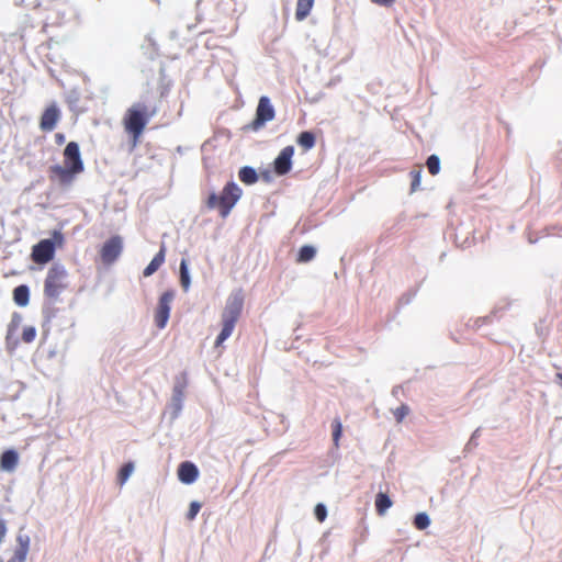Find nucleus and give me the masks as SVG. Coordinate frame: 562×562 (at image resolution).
I'll return each instance as SVG.
<instances>
[{
	"mask_svg": "<svg viewBox=\"0 0 562 562\" xmlns=\"http://www.w3.org/2000/svg\"><path fill=\"white\" fill-rule=\"evenodd\" d=\"M59 119L60 111L58 106L55 103H53L44 110L40 120V128L43 132H50L56 127Z\"/></svg>",
	"mask_w": 562,
	"mask_h": 562,
	"instance_id": "obj_11",
	"label": "nucleus"
},
{
	"mask_svg": "<svg viewBox=\"0 0 562 562\" xmlns=\"http://www.w3.org/2000/svg\"><path fill=\"white\" fill-rule=\"evenodd\" d=\"M314 4V0H297L295 19L297 21L304 20L311 12Z\"/></svg>",
	"mask_w": 562,
	"mask_h": 562,
	"instance_id": "obj_18",
	"label": "nucleus"
},
{
	"mask_svg": "<svg viewBox=\"0 0 562 562\" xmlns=\"http://www.w3.org/2000/svg\"><path fill=\"white\" fill-rule=\"evenodd\" d=\"M241 196V189L233 181L226 183L220 194L211 193L206 200L210 210H218L220 215L225 218Z\"/></svg>",
	"mask_w": 562,
	"mask_h": 562,
	"instance_id": "obj_4",
	"label": "nucleus"
},
{
	"mask_svg": "<svg viewBox=\"0 0 562 562\" xmlns=\"http://www.w3.org/2000/svg\"><path fill=\"white\" fill-rule=\"evenodd\" d=\"M373 3L382 7H391L394 4L395 0H371Z\"/></svg>",
	"mask_w": 562,
	"mask_h": 562,
	"instance_id": "obj_32",
	"label": "nucleus"
},
{
	"mask_svg": "<svg viewBox=\"0 0 562 562\" xmlns=\"http://www.w3.org/2000/svg\"><path fill=\"white\" fill-rule=\"evenodd\" d=\"M15 541L16 547L8 562H25L30 551L31 538L29 535L20 532L18 533Z\"/></svg>",
	"mask_w": 562,
	"mask_h": 562,
	"instance_id": "obj_12",
	"label": "nucleus"
},
{
	"mask_svg": "<svg viewBox=\"0 0 562 562\" xmlns=\"http://www.w3.org/2000/svg\"><path fill=\"white\" fill-rule=\"evenodd\" d=\"M63 245L64 235L55 231L53 238L42 239L32 247L31 259L37 265H45L54 259L56 248Z\"/></svg>",
	"mask_w": 562,
	"mask_h": 562,
	"instance_id": "obj_6",
	"label": "nucleus"
},
{
	"mask_svg": "<svg viewBox=\"0 0 562 562\" xmlns=\"http://www.w3.org/2000/svg\"><path fill=\"white\" fill-rule=\"evenodd\" d=\"M411 178H412V182H411V190L414 192L416 190L419 189L420 187V181H422V168L419 167L418 169L416 170H412L411 173H409Z\"/></svg>",
	"mask_w": 562,
	"mask_h": 562,
	"instance_id": "obj_27",
	"label": "nucleus"
},
{
	"mask_svg": "<svg viewBox=\"0 0 562 562\" xmlns=\"http://www.w3.org/2000/svg\"><path fill=\"white\" fill-rule=\"evenodd\" d=\"M426 166L430 175L436 176L440 170V160L436 155H430L427 158Z\"/></svg>",
	"mask_w": 562,
	"mask_h": 562,
	"instance_id": "obj_24",
	"label": "nucleus"
},
{
	"mask_svg": "<svg viewBox=\"0 0 562 562\" xmlns=\"http://www.w3.org/2000/svg\"><path fill=\"white\" fill-rule=\"evenodd\" d=\"M64 165H54L48 169V178L61 188H69L78 175L83 172L85 165L81 159L79 145L69 142L63 153Z\"/></svg>",
	"mask_w": 562,
	"mask_h": 562,
	"instance_id": "obj_1",
	"label": "nucleus"
},
{
	"mask_svg": "<svg viewBox=\"0 0 562 562\" xmlns=\"http://www.w3.org/2000/svg\"><path fill=\"white\" fill-rule=\"evenodd\" d=\"M408 412H409L408 406L403 404V405H401L400 407H397V408L393 412V414H394L395 419H396L398 423H401V422L406 417V415L408 414Z\"/></svg>",
	"mask_w": 562,
	"mask_h": 562,
	"instance_id": "obj_29",
	"label": "nucleus"
},
{
	"mask_svg": "<svg viewBox=\"0 0 562 562\" xmlns=\"http://www.w3.org/2000/svg\"><path fill=\"white\" fill-rule=\"evenodd\" d=\"M121 252L122 238L120 236H113L103 244L100 256L103 263L111 265L120 257Z\"/></svg>",
	"mask_w": 562,
	"mask_h": 562,
	"instance_id": "obj_9",
	"label": "nucleus"
},
{
	"mask_svg": "<svg viewBox=\"0 0 562 562\" xmlns=\"http://www.w3.org/2000/svg\"><path fill=\"white\" fill-rule=\"evenodd\" d=\"M180 283L184 291H188L190 286V277L188 271V263L186 259L180 262Z\"/></svg>",
	"mask_w": 562,
	"mask_h": 562,
	"instance_id": "obj_23",
	"label": "nucleus"
},
{
	"mask_svg": "<svg viewBox=\"0 0 562 562\" xmlns=\"http://www.w3.org/2000/svg\"><path fill=\"white\" fill-rule=\"evenodd\" d=\"M156 114V106H149L140 102L134 103L126 110L123 126L125 132L132 136L134 145L138 143L149 120Z\"/></svg>",
	"mask_w": 562,
	"mask_h": 562,
	"instance_id": "obj_2",
	"label": "nucleus"
},
{
	"mask_svg": "<svg viewBox=\"0 0 562 562\" xmlns=\"http://www.w3.org/2000/svg\"><path fill=\"white\" fill-rule=\"evenodd\" d=\"M316 255V249L311 245H304L300 248L296 262L305 263L314 259Z\"/></svg>",
	"mask_w": 562,
	"mask_h": 562,
	"instance_id": "obj_20",
	"label": "nucleus"
},
{
	"mask_svg": "<svg viewBox=\"0 0 562 562\" xmlns=\"http://www.w3.org/2000/svg\"><path fill=\"white\" fill-rule=\"evenodd\" d=\"M36 338V329L33 326H26L22 331V340L25 344H31Z\"/></svg>",
	"mask_w": 562,
	"mask_h": 562,
	"instance_id": "obj_28",
	"label": "nucleus"
},
{
	"mask_svg": "<svg viewBox=\"0 0 562 562\" xmlns=\"http://www.w3.org/2000/svg\"><path fill=\"white\" fill-rule=\"evenodd\" d=\"M5 533H7L5 524H4V521L0 520V543L2 542Z\"/></svg>",
	"mask_w": 562,
	"mask_h": 562,
	"instance_id": "obj_33",
	"label": "nucleus"
},
{
	"mask_svg": "<svg viewBox=\"0 0 562 562\" xmlns=\"http://www.w3.org/2000/svg\"><path fill=\"white\" fill-rule=\"evenodd\" d=\"M331 428H333L334 445H335V447H338L339 446V439H340L341 432H342V425H341V422H340L339 418H335L333 420Z\"/></svg>",
	"mask_w": 562,
	"mask_h": 562,
	"instance_id": "obj_25",
	"label": "nucleus"
},
{
	"mask_svg": "<svg viewBox=\"0 0 562 562\" xmlns=\"http://www.w3.org/2000/svg\"><path fill=\"white\" fill-rule=\"evenodd\" d=\"M19 463V454L15 450H5L0 457V469L2 471L12 472Z\"/></svg>",
	"mask_w": 562,
	"mask_h": 562,
	"instance_id": "obj_14",
	"label": "nucleus"
},
{
	"mask_svg": "<svg viewBox=\"0 0 562 562\" xmlns=\"http://www.w3.org/2000/svg\"><path fill=\"white\" fill-rule=\"evenodd\" d=\"M557 378L559 379V381L561 382V385H562V373H558Z\"/></svg>",
	"mask_w": 562,
	"mask_h": 562,
	"instance_id": "obj_35",
	"label": "nucleus"
},
{
	"mask_svg": "<svg viewBox=\"0 0 562 562\" xmlns=\"http://www.w3.org/2000/svg\"><path fill=\"white\" fill-rule=\"evenodd\" d=\"M198 475V468L189 461L182 462L178 468V477L184 484L193 483Z\"/></svg>",
	"mask_w": 562,
	"mask_h": 562,
	"instance_id": "obj_13",
	"label": "nucleus"
},
{
	"mask_svg": "<svg viewBox=\"0 0 562 562\" xmlns=\"http://www.w3.org/2000/svg\"><path fill=\"white\" fill-rule=\"evenodd\" d=\"M55 140H56V143H57L58 145L64 144V143H65V135H64V134H61V133H57V134L55 135Z\"/></svg>",
	"mask_w": 562,
	"mask_h": 562,
	"instance_id": "obj_34",
	"label": "nucleus"
},
{
	"mask_svg": "<svg viewBox=\"0 0 562 562\" xmlns=\"http://www.w3.org/2000/svg\"><path fill=\"white\" fill-rule=\"evenodd\" d=\"M393 505V502L385 493H378L375 496V510L378 515L383 516L386 510Z\"/></svg>",
	"mask_w": 562,
	"mask_h": 562,
	"instance_id": "obj_17",
	"label": "nucleus"
},
{
	"mask_svg": "<svg viewBox=\"0 0 562 562\" xmlns=\"http://www.w3.org/2000/svg\"><path fill=\"white\" fill-rule=\"evenodd\" d=\"M200 509H201V504L198 502H192L190 504L189 510L187 513L188 520H193L196 517V515L199 514Z\"/></svg>",
	"mask_w": 562,
	"mask_h": 562,
	"instance_id": "obj_30",
	"label": "nucleus"
},
{
	"mask_svg": "<svg viewBox=\"0 0 562 562\" xmlns=\"http://www.w3.org/2000/svg\"><path fill=\"white\" fill-rule=\"evenodd\" d=\"M244 307V294L240 289L231 293L222 312V330L215 340V347L222 344L232 335Z\"/></svg>",
	"mask_w": 562,
	"mask_h": 562,
	"instance_id": "obj_3",
	"label": "nucleus"
},
{
	"mask_svg": "<svg viewBox=\"0 0 562 562\" xmlns=\"http://www.w3.org/2000/svg\"><path fill=\"white\" fill-rule=\"evenodd\" d=\"M166 248L161 246L160 250L155 255L149 265L144 269V277H150L154 274L165 262Z\"/></svg>",
	"mask_w": 562,
	"mask_h": 562,
	"instance_id": "obj_15",
	"label": "nucleus"
},
{
	"mask_svg": "<svg viewBox=\"0 0 562 562\" xmlns=\"http://www.w3.org/2000/svg\"><path fill=\"white\" fill-rule=\"evenodd\" d=\"M173 300V292L166 291L164 292L158 302V306L155 313V323L158 328H164L167 325L170 315V304Z\"/></svg>",
	"mask_w": 562,
	"mask_h": 562,
	"instance_id": "obj_8",
	"label": "nucleus"
},
{
	"mask_svg": "<svg viewBox=\"0 0 562 562\" xmlns=\"http://www.w3.org/2000/svg\"><path fill=\"white\" fill-rule=\"evenodd\" d=\"M315 143H316V138H315V135L312 132L305 131V132H302L297 136V144L304 150H310L311 148H313L315 146Z\"/></svg>",
	"mask_w": 562,
	"mask_h": 562,
	"instance_id": "obj_21",
	"label": "nucleus"
},
{
	"mask_svg": "<svg viewBox=\"0 0 562 562\" xmlns=\"http://www.w3.org/2000/svg\"><path fill=\"white\" fill-rule=\"evenodd\" d=\"M69 288V274L67 269L59 263L53 265L44 280V295L57 301L63 292Z\"/></svg>",
	"mask_w": 562,
	"mask_h": 562,
	"instance_id": "obj_5",
	"label": "nucleus"
},
{
	"mask_svg": "<svg viewBox=\"0 0 562 562\" xmlns=\"http://www.w3.org/2000/svg\"><path fill=\"white\" fill-rule=\"evenodd\" d=\"M294 155V147L285 146L273 161V169L278 176L286 175L292 168V157Z\"/></svg>",
	"mask_w": 562,
	"mask_h": 562,
	"instance_id": "obj_10",
	"label": "nucleus"
},
{
	"mask_svg": "<svg viewBox=\"0 0 562 562\" xmlns=\"http://www.w3.org/2000/svg\"><path fill=\"white\" fill-rule=\"evenodd\" d=\"M315 516L317 518L318 521H324L326 519V516H327V510H326V507L323 505V504H317L316 507H315Z\"/></svg>",
	"mask_w": 562,
	"mask_h": 562,
	"instance_id": "obj_31",
	"label": "nucleus"
},
{
	"mask_svg": "<svg viewBox=\"0 0 562 562\" xmlns=\"http://www.w3.org/2000/svg\"><path fill=\"white\" fill-rule=\"evenodd\" d=\"M239 180L245 184H254L258 180L257 172L251 167H243L238 172Z\"/></svg>",
	"mask_w": 562,
	"mask_h": 562,
	"instance_id": "obj_19",
	"label": "nucleus"
},
{
	"mask_svg": "<svg viewBox=\"0 0 562 562\" xmlns=\"http://www.w3.org/2000/svg\"><path fill=\"white\" fill-rule=\"evenodd\" d=\"M276 112L268 97L263 95L259 99L256 110V117L252 122L254 130L262 127L267 122L274 119Z\"/></svg>",
	"mask_w": 562,
	"mask_h": 562,
	"instance_id": "obj_7",
	"label": "nucleus"
},
{
	"mask_svg": "<svg viewBox=\"0 0 562 562\" xmlns=\"http://www.w3.org/2000/svg\"><path fill=\"white\" fill-rule=\"evenodd\" d=\"M430 524V519L426 513H419L414 518V525L417 529L424 530Z\"/></svg>",
	"mask_w": 562,
	"mask_h": 562,
	"instance_id": "obj_26",
	"label": "nucleus"
},
{
	"mask_svg": "<svg viewBox=\"0 0 562 562\" xmlns=\"http://www.w3.org/2000/svg\"><path fill=\"white\" fill-rule=\"evenodd\" d=\"M134 471V464L133 462L125 463L117 473V483L120 485H123L130 477V475Z\"/></svg>",
	"mask_w": 562,
	"mask_h": 562,
	"instance_id": "obj_22",
	"label": "nucleus"
},
{
	"mask_svg": "<svg viewBox=\"0 0 562 562\" xmlns=\"http://www.w3.org/2000/svg\"><path fill=\"white\" fill-rule=\"evenodd\" d=\"M14 303L19 306H26L30 302V289L25 284H21L13 290Z\"/></svg>",
	"mask_w": 562,
	"mask_h": 562,
	"instance_id": "obj_16",
	"label": "nucleus"
}]
</instances>
